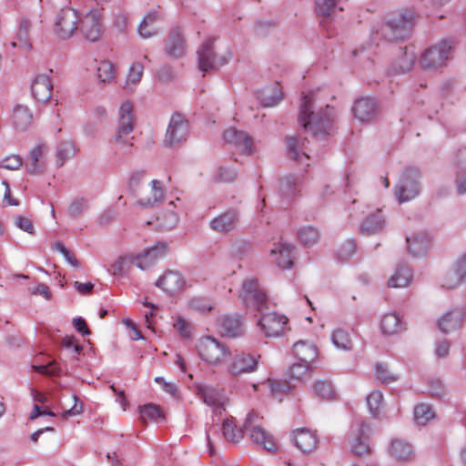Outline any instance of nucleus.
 <instances>
[{
    "mask_svg": "<svg viewBox=\"0 0 466 466\" xmlns=\"http://www.w3.org/2000/svg\"><path fill=\"white\" fill-rule=\"evenodd\" d=\"M240 297L248 307L254 308L261 312L258 325L266 337L277 338L288 329V319L275 311L263 313L268 309L266 293L259 287L256 279H248L243 281Z\"/></svg>",
    "mask_w": 466,
    "mask_h": 466,
    "instance_id": "obj_1",
    "label": "nucleus"
},
{
    "mask_svg": "<svg viewBox=\"0 0 466 466\" xmlns=\"http://www.w3.org/2000/svg\"><path fill=\"white\" fill-rule=\"evenodd\" d=\"M312 108L313 95L304 96L299 108V125L314 136L328 135L334 121L333 107L326 106L325 108H320L318 112Z\"/></svg>",
    "mask_w": 466,
    "mask_h": 466,
    "instance_id": "obj_2",
    "label": "nucleus"
},
{
    "mask_svg": "<svg viewBox=\"0 0 466 466\" xmlns=\"http://www.w3.org/2000/svg\"><path fill=\"white\" fill-rule=\"evenodd\" d=\"M197 350L199 358L213 367L225 364L226 360L231 355L229 347L212 336L201 337L198 340Z\"/></svg>",
    "mask_w": 466,
    "mask_h": 466,
    "instance_id": "obj_3",
    "label": "nucleus"
},
{
    "mask_svg": "<svg viewBox=\"0 0 466 466\" xmlns=\"http://www.w3.org/2000/svg\"><path fill=\"white\" fill-rule=\"evenodd\" d=\"M414 19L412 11L403 10L381 25V35L389 41L404 39L411 31Z\"/></svg>",
    "mask_w": 466,
    "mask_h": 466,
    "instance_id": "obj_4",
    "label": "nucleus"
},
{
    "mask_svg": "<svg viewBox=\"0 0 466 466\" xmlns=\"http://www.w3.org/2000/svg\"><path fill=\"white\" fill-rule=\"evenodd\" d=\"M421 173L417 167H407L395 187V197L400 204L416 198L421 192Z\"/></svg>",
    "mask_w": 466,
    "mask_h": 466,
    "instance_id": "obj_5",
    "label": "nucleus"
},
{
    "mask_svg": "<svg viewBox=\"0 0 466 466\" xmlns=\"http://www.w3.org/2000/svg\"><path fill=\"white\" fill-rule=\"evenodd\" d=\"M134 130L133 106L129 101H124L119 108V118L117 127L113 136V142L122 147L129 148L133 146L131 136Z\"/></svg>",
    "mask_w": 466,
    "mask_h": 466,
    "instance_id": "obj_6",
    "label": "nucleus"
},
{
    "mask_svg": "<svg viewBox=\"0 0 466 466\" xmlns=\"http://www.w3.org/2000/svg\"><path fill=\"white\" fill-rule=\"evenodd\" d=\"M78 28L85 40L98 42L104 32L103 9L92 7L79 16Z\"/></svg>",
    "mask_w": 466,
    "mask_h": 466,
    "instance_id": "obj_7",
    "label": "nucleus"
},
{
    "mask_svg": "<svg viewBox=\"0 0 466 466\" xmlns=\"http://www.w3.org/2000/svg\"><path fill=\"white\" fill-rule=\"evenodd\" d=\"M451 45L449 41H441L421 54L419 64L425 71H437L447 65L451 59Z\"/></svg>",
    "mask_w": 466,
    "mask_h": 466,
    "instance_id": "obj_8",
    "label": "nucleus"
},
{
    "mask_svg": "<svg viewBox=\"0 0 466 466\" xmlns=\"http://www.w3.org/2000/svg\"><path fill=\"white\" fill-rule=\"evenodd\" d=\"M261 419L256 412L250 411L245 420L244 429L254 443L266 451H274L277 448L275 439L261 426Z\"/></svg>",
    "mask_w": 466,
    "mask_h": 466,
    "instance_id": "obj_9",
    "label": "nucleus"
},
{
    "mask_svg": "<svg viewBox=\"0 0 466 466\" xmlns=\"http://www.w3.org/2000/svg\"><path fill=\"white\" fill-rule=\"evenodd\" d=\"M229 357L230 359L226 364V369L232 377H240L244 374L255 372L258 368L259 356L236 350Z\"/></svg>",
    "mask_w": 466,
    "mask_h": 466,
    "instance_id": "obj_10",
    "label": "nucleus"
},
{
    "mask_svg": "<svg viewBox=\"0 0 466 466\" xmlns=\"http://www.w3.org/2000/svg\"><path fill=\"white\" fill-rule=\"evenodd\" d=\"M79 15L73 8H64L56 17L55 32L63 40L70 38L78 28Z\"/></svg>",
    "mask_w": 466,
    "mask_h": 466,
    "instance_id": "obj_11",
    "label": "nucleus"
},
{
    "mask_svg": "<svg viewBox=\"0 0 466 466\" xmlns=\"http://www.w3.org/2000/svg\"><path fill=\"white\" fill-rule=\"evenodd\" d=\"M198 54V67L204 74L208 71L218 69L228 61L227 57L218 56L216 54L212 41H208L203 44Z\"/></svg>",
    "mask_w": 466,
    "mask_h": 466,
    "instance_id": "obj_12",
    "label": "nucleus"
},
{
    "mask_svg": "<svg viewBox=\"0 0 466 466\" xmlns=\"http://www.w3.org/2000/svg\"><path fill=\"white\" fill-rule=\"evenodd\" d=\"M188 132L189 124L186 117L180 114H174L165 135V143L167 146L179 144L186 139Z\"/></svg>",
    "mask_w": 466,
    "mask_h": 466,
    "instance_id": "obj_13",
    "label": "nucleus"
},
{
    "mask_svg": "<svg viewBox=\"0 0 466 466\" xmlns=\"http://www.w3.org/2000/svg\"><path fill=\"white\" fill-rule=\"evenodd\" d=\"M167 252L168 244L167 242H157L154 246L135 257L136 266L141 270H147L158 259L164 258Z\"/></svg>",
    "mask_w": 466,
    "mask_h": 466,
    "instance_id": "obj_14",
    "label": "nucleus"
},
{
    "mask_svg": "<svg viewBox=\"0 0 466 466\" xmlns=\"http://www.w3.org/2000/svg\"><path fill=\"white\" fill-rule=\"evenodd\" d=\"M195 388L197 394L207 405L212 407L216 410H225L228 399L222 391L203 383H196Z\"/></svg>",
    "mask_w": 466,
    "mask_h": 466,
    "instance_id": "obj_15",
    "label": "nucleus"
},
{
    "mask_svg": "<svg viewBox=\"0 0 466 466\" xmlns=\"http://www.w3.org/2000/svg\"><path fill=\"white\" fill-rule=\"evenodd\" d=\"M166 53L173 60L183 58L187 54V45L184 34L180 28H173L167 39Z\"/></svg>",
    "mask_w": 466,
    "mask_h": 466,
    "instance_id": "obj_16",
    "label": "nucleus"
},
{
    "mask_svg": "<svg viewBox=\"0 0 466 466\" xmlns=\"http://www.w3.org/2000/svg\"><path fill=\"white\" fill-rule=\"evenodd\" d=\"M46 144L39 143L29 152V157L25 162V170L31 175H37L44 172L46 168L45 157L47 153Z\"/></svg>",
    "mask_w": 466,
    "mask_h": 466,
    "instance_id": "obj_17",
    "label": "nucleus"
},
{
    "mask_svg": "<svg viewBox=\"0 0 466 466\" xmlns=\"http://www.w3.org/2000/svg\"><path fill=\"white\" fill-rule=\"evenodd\" d=\"M370 431V427L366 422H361L359 424L356 431L353 432L351 439V450L354 454L358 456H362L365 454H369L370 451V447L369 443V433Z\"/></svg>",
    "mask_w": 466,
    "mask_h": 466,
    "instance_id": "obj_18",
    "label": "nucleus"
},
{
    "mask_svg": "<svg viewBox=\"0 0 466 466\" xmlns=\"http://www.w3.org/2000/svg\"><path fill=\"white\" fill-rule=\"evenodd\" d=\"M224 139L232 145L241 154L248 155L252 152V139L244 131L229 128L224 133Z\"/></svg>",
    "mask_w": 466,
    "mask_h": 466,
    "instance_id": "obj_19",
    "label": "nucleus"
},
{
    "mask_svg": "<svg viewBox=\"0 0 466 466\" xmlns=\"http://www.w3.org/2000/svg\"><path fill=\"white\" fill-rule=\"evenodd\" d=\"M53 83L48 75L39 74L35 76L31 84V92L34 98L46 103L52 96Z\"/></svg>",
    "mask_w": 466,
    "mask_h": 466,
    "instance_id": "obj_20",
    "label": "nucleus"
},
{
    "mask_svg": "<svg viewBox=\"0 0 466 466\" xmlns=\"http://www.w3.org/2000/svg\"><path fill=\"white\" fill-rule=\"evenodd\" d=\"M292 246L288 243L274 244L269 254L270 262L281 269L289 268L292 266Z\"/></svg>",
    "mask_w": 466,
    "mask_h": 466,
    "instance_id": "obj_21",
    "label": "nucleus"
},
{
    "mask_svg": "<svg viewBox=\"0 0 466 466\" xmlns=\"http://www.w3.org/2000/svg\"><path fill=\"white\" fill-rule=\"evenodd\" d=\"M149 186V192L137 198V206L143 208H150L165 199V190L161 181L153 179Z\"/></svg>",
    "mask_w": 466,
    "mask_h": 466,
    "instance_id": "obj_22",
    "label": "nucleus"
},
{
    "mask_svg": "<svg viewBox=\"0 0 466 466\" xmlns=\"http://www.w3.org/2000/svg\"><path fill=\"white\" fill-rule=\"evenodd\" d=\"M184 279L177 272L168 270L158 278L156 286L168 294L174 295L180 292L184 288Z\"/></svg>",
    "mask_w": 466,
    "mask_h": 466,
    "instance_id": "obj_23",
    "label": "nucleus"
},
{
    "mask_svg": "<svg viewBox=\"0 0 466 466\" xmlns=\"http://www.w3.org/2000/svg\"><path fill=\"white\" fill-rule=\"evenodd\" d=\"M352 112L355 118L360 122H370L376 115L377 105L372 98L361 97L355 100L352 106Z\"/></svg>",
    "mask_w": 466,
    "mask_h": 466,
    "instance_id": "obj_24",
    "label": "nucleus"
},
{
    "mask_svg": "<svg viewBox=\"0 0 466 466\" xmlns=\"http://www.w3.org/2000/svg\"><path fill=\"white\" fill-rule=\"evenodd\" d=\"M293 442L304 453L313 451L319 440L316 433L307 429H299L293 432Z\"/></svg>",
    "mask_w": 466,
    "mask_h": 466,
    "instance_id": "obj_25",
    "label": "nucleus"
},
{
    "mask_svg": "<svg viewBox=\"0 0 466 466\" xmlns=\"http://www.w3.org/2000/svg\"><path fill=\"white\" fill-rule=\"evenodd\" d=\"M293 355L298 360L312 365L318 357L316 345L309 340L297 341L292 348Z\"/></svg>",
    "mask_w": 466,
    "mask_h": 466,
    "instance_id": "obj_26",
    "label": "nucleus"
},
{
    "mask_svg": "<svg viewBox=\"0 0 466 466\" xmlns=\"http://www.w3.org/2000/svg\"><path fill=\"white\" fill-rule=\"evenodd\" d=\"M413 279V274L407 264H400L389 278L388 286L393 289L409 287Z\"/></svg>",
    "mask_w": 466,
    "mask_h": 466,
    "instance_id": "obj_27",
    "label": "nucleus"
},
{
    "mask_svg": "<svg viewBox=\"0 0 466 466\" xmlns=\"http://www.w3.org/2000/svg\"><path fill=\"white\" fill-rule=\"evenodd\" d=\"M389 451L390 456L399 461H409L414 456L412 445L400 438L391 441Z\"/></svg>",
    "mask_w": 466,
    "mask_h": 466,
    "instance_id": "obj_28",
    "label": "nucleus"
},
{
    "mask_svg": "<svg viewBox=\"0 0 466 466\" xmlns=\"http://www.w3.org/2000/svg\"><path fill=\"white\" fill-rule=\"evenodd\" d=\"M238 222V213L233 210H229L213 218L210 222V227L217 232L225 233L233 230Z\"/></svg>",
    "mask_w": 466,
    "mask_h": 466,
    "instance_id": "obj_29",
    "label": "nucleus"
},
{
    "mask_svg": "<svg viewBox=\"0 0 466 466\" xmlns=\"http://www.w3.org/2000/svg\"><path fill=\"white\" fill-rule=\"evenodd\" d=\"M219 331L223 336L236 338L243 333V325L238 315L223 316L219 320Z\"/></svg>",
    "mask_w": 466,
    "mask_h": 466,
    "instance_id": "obj_30",
    "label": "nucleus"
},
{
    "mask_svg": "<svg viewBox=\"0 0 466 466\" xmlns=\"http://www.w3.org/2000/svg\"><path fill=\"white\" fill-rule=\"evenodd\" d=\"M462 318V309H453L449 310L439 319L438 326L442 332L449 333L460 328Z\"/></svg>",
    "mask_w": 466,
    "mask_h": 466,
    "instance_id": "obj_31",
    "label": "nucleus"
},
{
    "mask_svg": "<svg viewBox=\"0 0 466 466\" xmlns=\"http://www.w3.org/2000/svg\"><path fill=\"white\" fill-rule=\"evenodd\" d=\"M408 248L414 256H420L426 253L430 248V238L424 232L413 233L406 237Z\"/></svg>",
    "mask_w": 466,
    "mask_h": 466,
    "instance_id": "obj_32",
    "label": "nucleus"
},
{
    "mask_svg": "<svg viewBox=\"0 0 466 466\" xmlns=\"http://www.w3.org/2000/svg\"><path fill=\"white\" fill-rule=\"evenodd\" d=\"M258 98L263 106H274L283 99L281 87L274 84L258 91Z\"/></svg>",
    "mask_w": 466,
    "mask_h": 466,
    "instance_id": "obj_33",
    "label": "nucleus"
},
{
    "mask_svg": "<svg viewBox=\"0 0 466 466\" xmlns=\"http://www.w3.org/2000/svg\"><path fill=\"white\" fill-rule=\"evenodd\" d=\"M306 138L299 139L298 137L288 138V154L290 158L298 161L301 165H308L309 155L306 153L305 143Z\"/></svg>",
    "mask_w": 466,
    "mask_h": 466,
    "instance_id": "obj_34",
    "label": "nucleus"
},
{
    "mask_svg": "<svg viewBox=\"0 0 466 466\" xmlns=\"http://www.w3.org/2000/svg\"><path fill=\"white\" fill-rule=\"evenodd\" d=\"M12 120L16 129L25 131L32 125L33 113L27 106L17 105L14 107Z\"/></svg>",
    "mask_w": 466,
    "mask_h": 466,
    "instance_id": "obj_35",
    "label": "nucleus"
},
{
    "mask_svg": "<svg viewBox=\"0 0 466 466\" xmlns=\"http://www.w3.org/2000/svg\"><path fill=\"white\" fill-rule=\"evenodd\" d=\"M416 58L414 51L405 47L404 51L392 65L393 72L396 74H406L410 72L415 65Z\"/></svg>",
    "mask_w": 466,
    "mask_h": 466,
    "instance_id": "obj_36",
    "label": "nucleus"
},
{
    "mask_svg": "<svg viewBox=\"0 0 466 466\" xmlns=\"http://www.w3.org/2000/svg\"><path fill=\"white\" fill-rule=\"evenodd\" d=\"M380 329L384 334L393 335L404 329L401 318L396 312H389L383 315L380 320Z\"/></svg>",
    "mask_w": 466,
    "mask_h": 466,
    "instance_id": "obj_37",
    "label": "nucleus"
},
{
    "mask_svg": "<svg viewBox=\"0 0 466 466\" xmlns=\"http://www.w3.org/2000/svg\"><path fill=\"white\" fill-rule=\"evenodd\" d=\"M158 18L159 14L157 11H150L145 15L137 29L142 38L147 39L157 34V30L154 25Z\"/></svg>",
    "mask_w": 466,
    "mask_h": 466,
    "instance_id": "obj_38",
    "label": "nucleus"
},
{
    "mask_svg": "<svg viewBox=\"0 0 466 466\" xmlns=\"http://www.w3.org/2000/svg\"><path fill=\"white\" fill-rule=\"evenodd\" d=\"M221 431L224 438L230 442H238L243 438V431L238 427L233 417L223 420Z\"/></svg>",
    "mask_w": 466,
    "mask_h": 466,
    "instance_id": "obj_39",
    "label": "nucleus"
},
{
    "mask_svg": "<svg viewBox=\"0 0 466 466\" xmlns=\"http://www.w3.org/2000/svg\"><path fill=\"white\" fill-rule=\"evenodd\" d=\"M143 73L144 66L139 62H134L128 69L123 87L128 91H133L135 87L140 83Z\"/></svg>",
    "mask_w": 466,
    "mask_h": 466,
    "instance_id": "obj_40",
    "label": "nucleus"
},
{
    "mask_svg": "<svg viewBox=\"0 0 466 466\" xmlns=\"http://www.w3.org/2000/svg\"><path fill=\"white\" fill-rule=\"evenodd\" d=\"M164 417L161 409L152 403L139 408V419L143 423L157 421Z\"/></svg>",
    "mask_w": 466,
    "mask_h": 466,
    "instance_id": "obj_41",
    "label": "nucleus"
},
{
    "mask_svg": "<svg viewBox=\"0 0 466 466\" xmlns=\"http://www.w3.org/2000/svg\"><path fill=\"white\" fill-rule=\"evenodd\" d=\"M384 218L380 210H377L375 214L369 216L361 226V230L369 234L375 233L384 227Z\"/></svg>",
    "mask_w": 466,
    "mask_h": 466,
    "instance_id": "obj_42",
    "label": "nucleus"
},
{
    "mask_svg": "<svg viewBox=\"0 0 466 466\" xmlns=\"http://www.w3.org/2000/svg\"><path fill=\"white\" fill-rule=\"evenodd\" d=\"M96 76L102 83H110L116 77V69L108 60L100 61L96 67Z\"/></svg>",
    "mask_w": 466,
    "mask_h": 466,
    "instance_id": "obj_43",
    "label": "nucleus"
},
{
    "mask_svg": "<svg viewBox=\"0 0 466 466\" xmlns=\"http://www.w3.org/2000/svg\"><path fill=\"white\" fill-rule=\"evenodd\" d=\"M76 153V147L72 141H62L56 147L57 165L63 166L69 158L73 157Z\"/></svg>",
    "mask_w": 466,
    "mask_h": 466,
    "instance_id": "obj_44",
    "label": "nucleus"
},
{
    "mask_svg": "<svg viewBox=\"0 0 466 466\" xmlns=\"http://www.w3.org/2000/svg\"><path fill=\"white\" fill-rule=\"evenodd\" d=\"M310 367V364L298 360L289 367L288 376L290 380H303L309 376Z\"/></svg>",
    "mask_w": 466,
    "mask_h": 466,
    "instance_id": "obj_45",
    "label": "nucleus"
},
{
    "mask_svg": "<svg viewBox=\"0 0 466 466\" xmlns=\"http://www.w3.org/2000/svg\"><path fill=\"white\" fill-rule=\"evenodd\" d=\"M136 256L119 257L112 265L109 271L113 275H124L130 269L131 265L136 264Z\"/></svg>",
    "mask_w": 466,
    "mask_h": 466,
    "instance_id": "obj_46",
    "label": "nucleus"
},
{
    "mask_svg": "<svg viewBox=\"0 0 466 466\" xmlns=\"http://www.w3.org/2000/svg\"><path fill=\"white\" fill-rule=\"evenodd\" d=\"M340 0H316V10L319 15L330 16L337 9L343 10L342 6H339Z\"/></svg>",
    "mask_w": 466,
    "mask_h": 466,
    "instance_id": "obj_47",
    "label": "nucleus"
},
{
    "mask_svg": "<svg viewBox=\"0 0 466 466\" xmlns=\"http://www.w3.org/2000/svg\"><path fill=\"white\" fill-rule=\"evenodd\" d=\"M314 393L327 400L334 399L336 395L333 386L326 380H317L314 383Z\"/></svg>",
    "mask_w": 466,
    "mask_h": 466,
    "instance_id": "obj_48",
    "label": "nucleus"
},
{
    "mask_svg": "<svg viewBox=\"0 0 466 466\" xmlns=\"http://www.w3.org/2000/svg\"><path fill=\"white\" fill-rule=\"evenodd\" d=\"M331 339L334 346L339 350H349L351 349V340L347 331L338 329L332 332Z\"/></svg>",
    "mask_w": 466,
    "mask_h": 466,
    "instance_id": "obj_49",
    "label": "nucleus"
},
{
    "mask_svg": "<svg viewBox=\"0 0 466 466\" xmlns=\"http://www.w3.org/2000/svg\"><path fill=\"white\" fill-rule=\"evenodd\" d=\"M298 237L304 245H314L319 238V233L317 228L306 226L299 228Z\"/></svg>",
    "mask_w": 466,
    "mask_h": 466,
    "instance_id": "obj_50",
    "label": "nucleus"
},
{
    "mask_svg": "<svg viewBox=\"0 0 466 466\" xmlns=\"http://www.w3.org/2000/svg\"><path fill=\"white\" fill-rule=\"evenodd\" d=\"M433 417L434 412L428 404H420L414 409V420L420 425L426 424Z\"/></svg>",
    "mask_w": 466,
    "mask_h": 466,
    "instance_id": "obj_51",
    "label": "nucleus"
},
{
    "mask_svg": "<svg viewBox=\"0 0 466 466\" xmlns=\"http://www.w3.org/2000/svg\"><path fill=\"white\" fill-rule=\"evenodd\" d=\"M30 28H31L30 20L26 17H23L19 24V28L17 31V39L19 41V46L24 48L30 47V44H29Z\"/></svg>",
    "mask_w": 466,
    "mask_h": 466,
    "instance_id": "obj_52",
    "label": "nucleus"
},
{
    "mask_svg": "<svg viewBox=\"0 0 466 466\" xmlns=\"http://www.w3.org/2000/svg\"><path fill=\"white\" fill-rule=\"evenodd\" d=\"M382 401L383 395L380 390H374L367 397V405L373 417L379 416Z\"/></svg>",
    "mask_w": 466,
    "mask_h": 466,
    "instance_id": "obj_53",
    "label": "nucleus"
},
{
    "mask_svg": "<svg viewBox=\"0 0 466 466\" xmlns=\"http://www.w3.org/2000/svg\"><path fill=\"white\" fill-rule=\"evenodd\" d=\"M356 252V244L353 240L349 239L340 245L337 250L339 259L345 261L350 258Z\"/></svg>",
    "mask_w": 466,
    "mask_h": 466,
    "instance_id": "obj_54",
    "label": "nucleus"
},
{
    "mask_svg": "<svg viewBox=\"0 0 466 466\" xmlns=\"http://www.w3.org/2000/svg\"><path fill=\"white\" fill-rule=\"evenodd\" d=\"M464 279L455 269H451L444 277L442 280V287L451 289L460 286Z\"/></svg>",
    "mask_w": 466,
    "mask_h": 466,
    "instance_id": "obj_55",
    "label": "nucleus"
},
{
    "mask_svg": "<svg viewBox=\"0 0 466 466\" xmlns=\"http://www.w3.org/2000/svg\"><path fill=\"white\" fill-rule=\"evenodd\" d=\"M375 374L377 379L385 384L394 382L399 379V375L391 373L387 367L380 364L376 366Z\"/></svg>",
    "mask_w": 466,
    "mask_h": 466,
    "instance_id": "obj_56",
    "label": "nucleus"
},
{
    "mask_svg": "<svg viewBox=\"0 0 466 466\" xmlns=\"http://www.w3.org/2000/svg\"><path fill=\"white\" fill-rule=\"evenodd\" d=\"M188 307L190 309L201 313L209 311L213 308L211 303L204 298H193L190 299Z\"/></svg>",
    "mask_w": 466,
    "mask_h": 466,
    "instance_id": "obj_57",
    "label": "nucleus"
},
{
    "mask_svg": "<svg viewBox=\"0 0 466 466\" xmlns=\"http://www.w3.org/2000/svg\"><path fill=\"white\" fill-rule=\"evenodd\" d=\"M22 166L23 160L19 155L6 157L0 162V167L8 170H18Z\"/></svg>",
    "mask_w": 466,
    "mask_h": 466,
    "instance_id": "obj_58",
    "label": "nucleus"
},
{
    "mask_svg": "<svg viewBox=\"0 0 466 466\" xmlns=\"http://www.w3.org/2000/svg\"><path fill=\"white\" fill-rule=\"evenodd\" d=\"M281 193L286 198H291L297 193V187L294 178L285 177L281 180L279 186Z\"/></svg>",
    "mask_w": 466,
    "mask_h": 466,
    "instance_id": "obj_59",
    "label": "nucleus"
},
{
    "mask_svg": "<svg viewBox=\"0 0 466 466\" xmlns=\"http://www.w3.org/2000/svg\"><path fill=\"white\" fill-rule=\"evenodd\" d=\"M15 226L21 230L33 235L35 233V227L31 218L25 216H16L15 218Z\"/></svg>",
    "mask_w": 466,
    "mask_h": 466,
    "instance_id": "obj_60",
    "label": "nucleus"
},
{
    "mask_svg": "<svg viewBox=\"0 0 466 466\" xmlns=\"http://www.w3.org/2000/svg\"><path fill=\"white\" fill-rule=\"evenodd\" d=\"M174 328L184 338H189L191 334V325L185 319L180 316H177L176 319V322L174 323Z\"/></svg>",
    "mask_w": 466,
    "mask_h": 466,
    "instance_id": "obj_61",
    "label": "nucleus"
},
{
    "mask_svg": "<svg viewBox=\"0 0 466 466\" xmlns=\"http://www.w3.org/2000/svg\"><path fill=\"white\" fill-rule=\"evenodd\" d=\"M263 386L269 390L274 398H278L279 395L287 388L286 385L277 382L273 380H268L263 383Z\"/></svg>",
    "mask_w": 466,
    "mask_h": 466,
    "instance_id": "obj_62",
    "label": "nucleus"
},
{
    "mask_svg": "<svg viewBox=\"0 0 466 466\" xmlns=\"http://www.w3.org/2000/svg\"><path fill=\"white\" fill-rule=\"evenodd\" d=\"M128 25V17L127 14L117 13L114 15L113 25L120 33H123Z\"/></svg>",
    "mask_w": 466,
    "mask_h": 466,
    "instance_id": "obj_63",
    "label": "nucleus"
},
{
    "mask_svg": "<svg viewBox=\"0 0 466 466\" xmlns=\"http://www.w3.org/2000/svg\"><path fill=\"white\" fill-rule=\"evenodd\" d=\"M29 290L31 294L42 296L46 299L51 298L50 289L46 284H37L35 287L30 288Z\"/></svg>",
    "mask_w": 466,
    "mask_h": 466,
    "instance_id": "obj_64",
    "label": "nucleus"
}]
</instances>
